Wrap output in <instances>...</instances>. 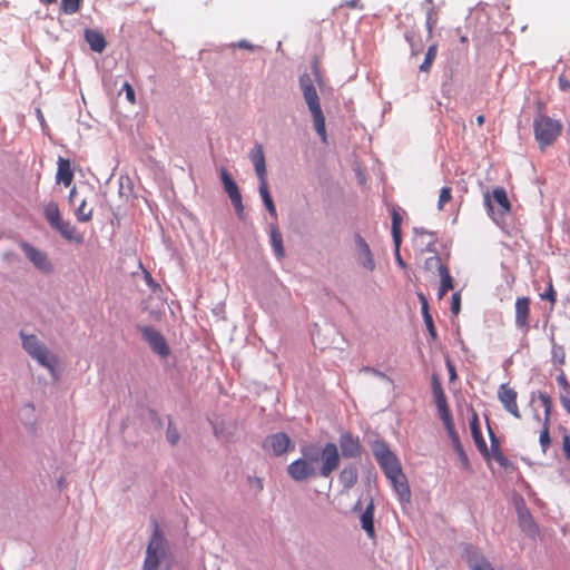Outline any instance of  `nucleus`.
Segmentation results:
<instances>
[{"mask_svg":"<svg viewBox=\"0 0 570 570\" xmlns=\"http://www.w3.org/2000/svg\"><path fill=\"white\" fill-rule=\"evenodd\" d=\"M151 524L153 534L147 544L142 570H170L169 542L155 518L151 519Z\"/></svg>","mask_w":570,"mask_h":570,"instance_id":"1","label":"nucleus"},{"mask_svg":"<svg viewBox=\"0 0 570 570\" xmlns=\"http://www.w3.org/2000/svg\"><path fill=\"white\" fill-rule=\"evenodd\" d=\"M301 453L302 459L312 465H316L322 461L320 468L321 476L328 478L340 466L341 456L338 448L333 442H327L324 446H321L318 443L304 444L301 446Z\"/></svg>","mask_w":570,"mask_h":570,"instance_id":"2","label":"nucleus"},{"mask_svg":"<svg viewBox=\"0 0 570 570\" xmlns=\"http://www.w3.org/2000/svg\"><path fill=\"white\" fill-rule=\"evenodd\" d=\"M421 9L425 13V31L429 36H441L452 31L450 18L443 11V3L424 0Z\"/></svg>","mask_w":570,"mask_h":570,"instance_id":"3","label":"nucleus"},{"mask_svg":"<svg viewBox=\"0 0 570 570\" xmlns=\"http://www.w3.org/2000/svg\"><path fill=\"white\" fill-rule=\"evenodd\" d=\"M371 450L386 478H392L393 474L402 471L400 460L384 440L376 439L373 441Z\"/></svg>","mask_w":570,"mask_h":570,"instance_id":"4","label":"nucleus"},{"mask_svg":"<svg viewBox=\"0 0 570 570\" xmlns=\"http://www.w3.org/2000/svg\"><path fill=\"white\" fill-rule=\"evenodd\" d=\"M535 139L541 149L552 145L561 134L562 125L544 115H539L533 121Z\"/></svg>","mask_w":570,"mask_h":570,"instance_id":"5","label":"nucleus"},{"mask_svg":"<svg viewBox=\"0 0 570 570\" xmlns=\"http://www.w3.org/2000/svg\"><path fill=\"white\" fill-rule=\"evenodd\" d=\"M303 91L304 99L313 116L314 127L323 141H326L325 117L323 115L320 98L315 88H308Z\"/></svg>","mask_w":570,"mask_h":570,"instance_id":"6","label":"nucleus"},{"mask_svg":"<svg viewBox=\"0 0 570 570\" xmlns=\"http://www.w3.org/2000/svg\"><path fill=\"white\" fill-rule=\"evenodd\" d=\"M262 448L266 452H272L274 456H282L288 451L294 450L295 444L285 432H277L267 435L263 441Z\"/></svg>","mask_w":570,"mask_h":570,"instance_id":"7","label":"nucleus"},{"mask_svg":"<svg viewBox=\"0 0 570 570\" xmlns=\"http://www.w3.org/2000/svg\"><path fill=\"white\" fill-rule=\"evenodd\" d=\"M137 330L140 332L144 341H146L149 344V346L156 354L163 357L169 355L170 348L164 335L159 331L148 325H137Z\"/></svg>","mask_w":570,"mask_h":570,"instance_id":"8","label":"nucleus"},{"mask_svg":"<svg viewBox=\"0 0 570 570\" xmlns=\"http://www.w3.org/2000/svg\"><path fill=\"white\" fill-rule=\"evenodd\" d=\"M287 474L298 483L305 482L308 479L320 475V469L312 465L302 458L293 461L286 469Z\"/></svg>","mask_w":570,"mask_h":570,"instance_id":"9","label":"nucleus"},{"mask_svg":"<svg viewBox=\"0 0 570 570\" xmlns=\"http://www.w3.org/2000/svg\"><path fill=\"white\" fill-rule=\"evenodd\" d=\"M20 246L24 252L27 258L35 265L37 269L46 274L52 273L53 267L52 264L49 262L46 253L37 249L27 242H21Z\"/></svg>","mask_w":570,"mask_h":570,"instance_id":"10","label":"nucleus"},{"mask_svg":"<svg viewBox=\"0 0 570 570\" xmlns=\"http://www.w3.org/2000/svg\"><path fill=\"white\" fill-rule=\"evenodd\" d=\"M355 240V256L361 266L365 269L373 272L375 269V261L366 240L360 235H354Z\"/></svg>","mask_w":570,"mask_h":570,"instance_id":"11","label":"nucleus"},{"mask_svg":"<svg viewBox=\"0 0 570 570\" xmlns=\"http://www.w3.org/2000/svg\"><path fill=\"white\" fill-rule=\"evenodd\" d=\"M431 384H432V392H433V395L435 399V404H436L438 411L440 413L441 420L443 422L452 420V414L448 406L446 396L444 394V391H443V387L441 385L438 374H435V373L432 374Z\"/></svg>","mask_w":570,"mask_h":570,"instance_id":"12","label":"nucleus"},{"mask_svg":"<svg viewBox=\"0 0 570 570\" xmlns=\"http://www.w3.org/2000/svg\"><path fill=\"white\" fill-rule=\"evenodd\" d=\"M340 449L343 458L355 459L362 454V445L358 436H354L351 432H344L341 434Z\"/></svg>","mask_w":570,"mask_h":570,"instance_id":"13","label":"nucleus"},{"mask_svg":"<svg viewBox=\"0 0 570 570\" xmlns=\"http://www.w3.org/2000/svg\"><path fill=\"white\" fill-rule=\"evenodd\" d=\"M443 424H444L445 430H446V432L449 434V438L451 439L453 449H454L455 453L458 454L459 460H460L462 466L466 471L472 472V466L470 464V461H469V458L466 455V452L464 451L463 445H462V443L460 441V436H459L458 432L455 431L453 419L443 422Z\"/></svg>","mask_w":570,"mask_h":570,"instance_id":"14","label":"nucleus"},{"mask_svg":"<svg viewBox=\"0 0 570 570\" xmlns=\"http://www.w3.org/2000/svg\"><path fill=\"white\" fill-rule=\"evenodd\" d=\"M517 392L509 387L508 384H501L498 391V399L502 403L505 411L512 414L515 419H520L521 414L517 404Z\"/></svg>","mask_w":570,"mask_h":570,"instance_id":"15","label":"nucleus"},{"mask_svg":"<svg viewBox=\"0 0 570 570\" xmlns=\"http://www.w3.org/2000/svg\"><path fill=\"white\" fill-rule=\"evenodd\" d=\"M471 411H472V416L470 419V430H471L472 439L475 443L476 449L482 454V456L485 460H490V451L485 443V440L482 436L480 422H479V415L473 409H471Z\"/></svg>","mask_w":570,"mask_h":570,"instance_id":"16","label":"nucleus"},{"mask_svg":"<svg viewBox=\"0 0 570 570\" xmlns=\"http://www.w3.org/2000/svg\"><path fill=\"white\" fill-rule=\"evenodd\" d=\"M249 158L254 165L258 181H267L265 155L261 144H256L255 147L250 150Z\"/></svg>","mask_w":570,"mask_h":570,"instance_id":"17","label":"nucleus"},{"mask_svg":"<svg viewBox=\"0 0 570 570\" xmlns=\"http://www.w3.org/2000/svg\"><path fill=\"white\" fill-rule=\"evenodd\" d=\"M387 479L391 481L393 489L399 495L400 501L410 503L411 489L407 482V478L403 473V471H400V473L393 474L392 478Z\"/></svg>","mask_w":570,"mask_h":570,"instance_id":"18","label":"nucleus"},{"mask_svg":"<svg viewBox=\"0 0 570 570\" xmlns=\"http://www.w3.org/2000/svg\"><path fill=\"white\" fill-rule=\"evenodd\" d=\"M466 562L471 570H494L485 557L473 548L465 550Z\"/></svg>","mask_w":570,"mask_h":570,"instance_id":"19","label":"nucleus"},{"mask_svg":"<svg viewBox=\"0 0 570 570\" xmlns=\"http://www.w3.org/2000/svg\"><path fill=\"white\" fill-rule=\"evenodd\" d=\"M530 299L528 297H519L515 302V324L517 326L528 330L529 312H530Z\"/></svg>","mask_w":570,"mask_h":570,"instance_id":"20","label":"nucleus"},{"mask_svg":"<svg viewBox=\"0 0 570 570\" xmlns=\"http://www.w3.org/2000/svg\"><path fill=\"white\" fill-rule=\"evenodd\" d=\"M361 525H362V529L366 532V534L371 539L375 538L373 499L370 500L365 510L361 514Z\"/></svg>","mask_w":570,"mask_h":570,"instance_id":"21","label":"nucleus"},{"mask_svg":"<svg viewBox=\"0 0 570 570\" xmlns=\"http://www.w3.org/2000/svg\"><path fill=\"white\" fill-rule=\"evenodd\" d=\"M56 179L58 184L62 183L65 186H69L72 183L73 171L69 159L59 157Z\"/></svg>","mask_w":570,"mask_h":570,"instance_id":"22","label":"nucleus"},{"mask_svg":"<svg viewBox=\"0 0 570 570\" xmlns=\"http://www.w3.org/2000/svg\"><path fill=\"white\" fill-rule=\"evenodd\" d=\"M31 357L38 361V363L48 368L52 375H55L56 366L58 364V357L50 353V351L43 346L40 351L35 353Z\"/></svg>","mask_w":570,"mask_h":570,"instance_id":"23","label":"nucleus"},{"mask_svg":"<svg viewBox=\"0 0 570 570\" xmlns=\"http://www.w3.org/2000/svg\"><path fill=\"white\" fill-rule=\"evenodd\" d=\"M269 236H271V245L277 258H284L285 256V247L283 244V236L278 228V226L274 223L269 224Z\"/></svg>","mask_w":570,"mask_h":570,"instance_id":"24","label":"nucleus"},{"mask_svg":"<svg viewBox=\"0 0 570 570\" xmlns=\"http://www.w3.org/2000/svg\"><path fill=\"white\" fill-rule=\"evenodd\" d=\"M357 479H358L357 468L355 464H352V463L348 464L347 466H345L340 472V475H338V480L343 484V489L345 491L352 489L356 484Z\"/></svg>","mask_w":570,"mask_h":570,"instance_id":"25","label":"nucleus"},{"mask_svg":"<svg viewBox=\"0 0 570 570\" xmlns=\"http://www.w3.org/2000/svg\"><path fill=\"white\" fill-rule=\"evenodd\" d=\"M52 228L59 232L60 235L67 240H73L77 244H81L83 242V237L79 234H76L75 226H72L69 222L62 220V218Z\"/></svg>","mask_w":570,"mask_h":570,"instance_id":"26","label":"nucleus"},{"mask_svg":"<svg viewBox=\"0 0 570 570\" xmlns=\"http://www.w3.org/2000/svg\"><path fill=\"white\" fill-rule=\"evenodd\" d=\"M518 515L519 527L523 532H525L529 537H534L538 532L537 524L533 520V517L530 513V510L523 511Z\"/></svg>","mask_w":570,"mask_h":570,"instance_id":"27","label":"nucleus"},{"mask_svg":"<svg viewBox=\"0 0 570 570\" xmlns=\"http://www.w3.org/2000/svg\"><path fill=\"white\" fill-rule=\"evenodd\" d=\"M258 191H259L261 198L263 200V204H264L266 210L273 218L276 219L277 218L276 206H275L272 195L269 193L267 181L259 183Z\"/></svg>","mask_w":570,"mask_h":570,"instance_id":"28","label":"nucleus"},{"mask_svg":"<svg viewBox=\"0 0 570 570\" xmlns=\"http://www.w3.org/2000/svg\"><path fill=\"white\" fill-rule=\"evenodd\" d=\"M20 336L22 338V347L24 351L32 356L35 353L40 351L45 345L41 344L36 335H26L23 332H20Z\"/></svg>","mask_w":570,"mask_h":570,"instance_id":"29","label":"nucleus"},{"mask_svg":"<svg viewBox=\"0 0 570 570\" xmlns=\"http://www.w3.org/2000/svg\"><path fill=\"white\" fill-rule=\"evenodd\" d=\"M43 215L51 228L61 219L60 209L56 202H50L45 205Z\"/></svg>","mask_w":570,"mask_h":570,"instance_id":"30","label":"nucleus"},{"mask_svg":"<svg viewBox=\"0 0 570 570\" xmlns=\"http://www.w3.org/2000/svg\"><path fill=\"white\" fill-rule=\"evenodd\" d=\"M492 198L501 208L502 214L509 213L511 210V204L504 188L497 187L492 193Z\"/></svg>","mask_w":570,"mask_h":570,"instance_id":"31","label":"nucleus"},{"mask_svg":"<svg viewBox=\"0 0 570 570\" xmlns=\"http://www.w3.org/2000/svg\"><path fill=\"white\" fill-rule=\"evenodd\" d=\"M391 216H392L393 243H396L397 246H401V244H402V230H401L402 216L395 208H392Z\"/></svg>","mask_w":570,"mask_h":570,"instance_id":"32","label":"nucleus"},{"mask_svg":"<svg viewBox=\"0 0 570 570\" xmlns=\"http://www.w3.org/2000/svg\"><path fill=\"white\" fill-rule=\"evenodd\" d=\"M220 179L224 187V191L227 195L240 191L238 185L236 184L232 175L224 167L220 168Z\"/></svg>","mask_w":570,"mask_h":570,"instance_id":"33","label":"nucleus"},{"mask_svg":"<svg viewBox=\"0 0 570 570\" xmlns=\"http://www.w3.org/2000/svg\"><path fill=\"white\" fill-rule=\"evenodd\" d=\"M347 8L363 10L364 6L361 0L345 1V2L341 3L337 8H335V10H334L335 17L337 19L344 17L346 14Z\"/></svg>","mask_w":570,"mask_h":570,"instance_id":"34","label":"nucleus"},{"mask_svg":"<svg viewBox=\"0 0 570 570\" xmlns=\"http://www.w3.org/2000/svg\"><path fill=\"white\" fill-rule=\"evenodd\" d=\"M82 2V0H61L60 11L63 14H75L81 8Z\"/></svg>","mask_w":570,"mask_h":570,"instance_id":"35","label":"nucleus"},{"mask_svg":"<svg viewBox=\"0 0 570 570\" xmlns=\"http://www.w3.org/2000/svg\"><path fill=\"white\" fill-rule=\"evenodd\" d=\"M228 197L235 208V213H236L238 219L244 222L246 219V214L244 212V205H243V198H242L240 191H238L236 194L228 195Z\"/></svg>","mask_w":570,"mask_h":570,"instance_id":"36","label":"nucleus"},{"mask_svg":"<svg viewBox=\"0 0 570 570\" xmlns=\"http://www.w3.org/2000/svg\"><path fill=\"white\" fill-rule=\"evenodd\" d=\"M487 419V426H488V434H489V438H490V443H491V449L489 450L490 451V458L495 455L497 453H501V442H500V439L495 435V433L493 432L490 423H489V419L488 416H485Z\"/></svg>","mask_w":570,"mask_h":570,"instance_id":"37","label":"nucleus"},{"mask_svg":"<svg viewBox=\"0 0 570 570\" xmlns=\"http://www.w3.org/2000/svg\"><path fill=\"white\" fill-rule=\"evenodd\" d=\"M436 51H438V46L436 45H431L429 48H428V51L425 53V59L423 61V63L420 66V70L423 71V72H429L430 71V68L436 57Z\"/></svg>","mask_w":570,"mask_h":570,"instance_id":"38","label":"nucleus"},{"mask_svg":"<svg viewBox=\"0 0 570 570\" xmlns=\"http://www.w3.org/2000/svg\"><path fill=\"white\" fill-rule=\"evenodd\" d=\"M439 273H440V277H441V286L452 291L454 288V281L452 278V276L450 275L449 273V268L443 265V264H440L439 265Z\"/></svg>","mask_w":570,"mask_h":570,"instance_id":"39","label":"nucleus"},{"mask_svg":"<svg viewBox=\"0 0 570 570\" xmlns=\"http://www.w3.org/2000/svg\"><path fill=\"white\" fill-rule=\"evenodd\" d=\"M166 438H167V441L171 445H176L180 439V434H179L178 430L173 425L170 416H168V426H167V431H166Z\"/></svg>","mask_w":570,"mask_h":570,"instance_id":"40","label":"nucleus"},{"mask_svg":"<svg viewBox=\"0 0 570 570\" xmlns=\"http://www.w3.org/2000/svg\"><path fill=\"white\" fill-rule=\"evenodd\" d=\"M89 47L95 52H102L107 47L106 38H85Z\"/></svg>","mask_w":570,"mask_h":570,"instance_id":"41","label":"nucleus"},{"mask_svg":"<svg viewBox=\"0 0 570 570\" xmlns=\"http://www.w3.org/2000/svg\"><path fill=\"white\" fill-rule=\"evenodd\" d=\"M76 216L79 222H89L92 217V209L86 208V200L83 199L76 210Z\"/></svg>","mask_w":570,"mask_h":570,"instance_id":"42","label":"nucleus"},{"mask_svg":"<svg viewBox=\"0 0 570 570\" xmlns=\"http://www.w3.org/2000/svg\"><path fill=\"white\" fill-rule=\"evenodd\" d=\"M148 421L149 423L156 429L161 430L163 429V419L160 417L159 413L154 409H148Z\"/></svg>","mask_w":570,"mask_h":570,"instance_id":"43","label":"nucleus"},{"mask_svg":"<svg viewBox=\"0 0 570 570\" xmlns=\"http://www.w3.org/2000/svg\"><path fill=\"white\" fill-rule=\"evenodd\" d=\"M539 442L542 448V452L546 453L548 448L551 444V436H550L549 428L541 430Z\"/></svg>","mask_w":570,"mask_h":570,"instance_id":"44","label":"nucleus"},{"mask_svg":"<svg viewBox=\"0 0 570 570\" xmlns=\"http://www.w3.org/2000/svg\"><path fill=\"white\" fill-rule=\"evenodd\" d=\"M474 20H483V22H487L488 19L483 8L478 7L471 11L470 16L468 17V22L471 24Z\"/></svg>","mask_w":570,"mask_h":570,"instance_id":"45","label":"nucleus"},{"mask_svg":"<svg viewBox=\"0 0 570 570\" xmlns=\"http://www.w3.org/2000/svg\"><path fill=\"white\" fill-rule=\"evenodd\" d=\"M417 298L421 303V312H422L423 320L432 317V315L430 313V306H429L426 296L423 293H417Z\"/></svg>","mask_w":570,"mask_h":570,"instance_id":"46","label":"nucleus"},{"mask_svg":"<svg viewBox=\"0 0 570 570\" xmlns=\"http://www.w3.org/2000/svg\"><path fill=\"white\" fill-rule=\"evenodd\" d=\"M461 311V295L460 292H455L451 297V313L458 316Z\"/></svg>","mask_w":570,"mask_h":570,"instance_id":"47","label":"nucleus"},{"mask_svg":"<svg viewBox=\"0 0 570 570\" xmlns=\"http://www.w3.org/2000/svg\"><path fill=\"white\" fill-rule=\"evenodd\" d=\"M491 459H494L504 469H515L514 464L502 452L497 453Z\"/></svg>","mask_w":570,"mask_h":570,"instance_id":"48","label":"nucleus"},{"mask_svg":"<svg viewBox=\"0 0 570 570\" xmlns=\"http://www.w3.org/2000/svg\"><path fill=\"white\" fill-rule=\"evenodd\" d=\"M451 188L450 187H443L440 191V197H439V204H438V207L439 209H443V206L445 203L450 202L451 200Z\"/></svg>","mask_w":570,"mask_h":570,"instance_id":"49","label":"nucleus"},{"mask_svg":"<svg viewBox=\"0 0 570 570\" xmlns=\"http://www.w3.org/2000/svg\"><path fill=\"white\" fill-rule=\"evenodd\" d=\"M539 400L542 402L544 406V412H547L548 415H551V409H552V400L550 395L543 392H539Z\"/></svg>","mask_w":570,"mask_h":570,"instance_id":"50","label":"nucleus"},{"mask_svg":"<svg viewBox=\"0 0 570 570\" xmlns=\"http://www.w3.org/2000/svg\"><path fill=\"white\" fill-rule=\"evenodd\" d=\"M513 502H514L517 514H519V513H521L523 511L529 510L527 504H525L524 499L520 494H515L513 497Z\"/></svg>","mask_w":570,"mask_h":570,"instance_id":"51","label":"nucleus"},{"mask_svg":"<svg viewBox=\"0 0 570 570\" xmlns=\"http://www.w3.org/2000/svg\"><path fill=\"white\" fill-rule=\"evenodd\" d=\"M424 323H425V326H426V330L429 332V335H430L431 340L432 341H436L438 340V333H436V328H435V325H434L433 317L425 318Z\"/></svg>","mask_w":570,"mask_h":570,"instance_id":"52","label":"nucleus"},{"mask_svg":"<svg viewBox=\"0 0 570 570\" xmlns=\"http://www.w3.org/2000/svg\"><path fill=\"white\" fill-rule=\"evenodd\" d=\"M299 88L302 90L315 88L313 85V80L308 73H303L299 76Z\"/></svg>","mask_w":570,"mask_h":570,"instance_id":"53","label":"nucleus"},{"mask_svg":"<svg viewBox=\"0 0 570 570\" xmlns=\"http://www.w3.org/2000/svg\"><path fill=\"white\" fill-rule=\"evenodd\" d=\"M553 360L559 364H564L566 354L562 346L553 347Z\"/></svg>","mask_w":570,"mask_h":570,"instance_id":"54","label":"nucleus"},{"mask_svg":"<svg viewBox=\"0 0 570 570\" xmlns=\"http://www.w3.org/2000/svg\"><path fill=\"white\" fill-rule=\"evenodd\" d=\"M400 247L401 246H397L396 243H394V254H395V261L397 263V265L403 268V269H406L407 268V264L405 263V261L402 258L401 256V253H400Z\"/></svg>","mask_w":570,"mask_h":570,"instance_id":"55","label":"nucleus"},{"mask_svg":"<svg viewBox=\"0 0 570 570\" xmlns=\"http://www.w3.org/2000/svg\"><path fill=\"white\" fill-rule=\"evenodd\" d=\"M556 297H557V294L551 284L549 285V288L546 291V293L541 295L542 299H547L552 304L556 302Z\"/></svg>","mask_w":570,"mask_h":570,"instance_id":"56","label":"nucleus"},{"mask_svg":"<svg viewBox=\"0 0 570 570\" xmlns=\"http://www.w3.org/2000/svg\"><path fill=\"white\" fill-rule=\"evenodd\" d=\"M446 367H448V371H449V380L450 382H453L458 379V374H456V370H455V365L453 364V362L450 360V358H446Z\"/></svg>","mask_w":570,"mask_h":570,"instance_id":"57","label":"nucleus"},{"mask_svg":"<svg viewBox=\"0 0 570 570\" xmlns=\"http://www.w3.org/2000/svg\"><path fill=\"white\" fill-rule=\"evenodd\" d=\"M441 264V258L439 256H433V257H429L425 263H424V267L425 269L430 271L433 268V266H438Z\"/></svg>","mask_w":570,"mask_h":570,"instance_id":"58","label":"nucleus"},{"mask_svg":"<svg viewBox=\"0 0 570 570\" xmlns=\"http://www.w3.org/2000/svg\"><path fill=\"white\" fill-rule=\"evenodd\" d=\"M312 69H313V73L317 80L318 83L322 82V76H321V72H320V67H318V59L317 57H313V60H312Z\"/></svg>","mask_w":570,"mask_h":570,"instance_id":"59","label":"nucleus"},{"mask_svg":"<svg viewBox=\"0 0 570 570\" xmlns=\"http://www.w3.org/2000/svg\"><path fill=\"white\" fill-rule=\"evenodd\" d=\"M122 88L126 91V98L128 99V101L134 104L135 102V90H134V88L128 82H125Z\"/></svg>","mask_w":570,"mask_h":570,"instance_id":"60","label":"nucleus"},{"mask_svg":"<svg viewBox=\"0 0 570 570\" xmlns=\"http://www.w3.org/2000/svg\"><path fill=\"white\" fill-rule=\"evenodd\" d=\"M557 382L559 383V385H560L563 390H566V391H568V390H569L570 384H569V382H568V380H567V377H566V375H564V373H563V371H562V370L560 371V374L557 376Z\"/></svg>","mask_w":570,"mask_h":570,"instance_id":"61","label":"nucleus"},{"mask_svg":"<svg viewBox=\"0 0 570 570\" xmlns=\"http://www.w3.org/2000/svg\"><path fill=\"white\" fill-rule=\"evenodd\" d=\"M562 449L567 459H570V435H563Z\"/></svg>","mask_w":570,"mask_h":570,"instance_id":"62","label":"nucleus"},{"mask_svg":"<svg viewBox=\"0 0 570 570\" xmlns=\"http://www.w3.org/2000/svg\"><path fill=\"white\" fill-rule=\"evenodd\" d=\"M232 47H237L239 49H247V50H254L255 48H257L256 46H254L253 43H250L247 40H240L237 43H233Z\"/></svg>","mask_w":570,"mask_h":570,"instance_id":"63","label":"nucleus"},{"mask_svg":"<svg viewBox=\"0 0 570 570\" xmlns=\"http://www.w3.org/2000/svg\"><path fill=\"white\" fill-rule=\"evenodd\" d=\"M248 482L255 485L257 492H261L263 490V480L261 478L248 476Z\"/></svg>","mask_w":570,"mask_h":570,"instance_id":"64","label":"nucleus"}]
</instances>
